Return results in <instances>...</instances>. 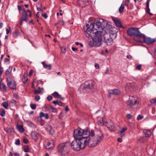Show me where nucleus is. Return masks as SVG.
Masks as SVG:
<instances>
[{
  "label": "nucleus",
  "mask_w": 156,
  "mask_h": 156,
  "mask_svg": "<svg viewBox=\"0 0 156 156\" xmlns=\"http://www.w3.org/2000/svg\"><path fill=\"white\" fill-rule=\"evenodd\" d=\"M15 144L16 145H20V140L19 139H17L15 142Z\"/></svg>",
  "instance_id": "obj_38"
},
{
  "label": "nucleus",
  "mask_w": 156,
  "mask_h": 156,
  "mask_svg": "<svg viewBox=\"0 0 156 156\" xmlns=\"http://www.w3.org/2000/svg\"><path fill=\"white\" fill-rule=\"evenodd\" d=\"M3 106L5 108H7L9 104L7 102H4L2 103Z\"/></svg>",
  "instance_id": "obj_30"
},
{
  "label": "nucleus",
  "mask_w": 156,
  "mask_h": 156,
  "mask_svg": "<svg viewBox=\"0 0 156 156\" xmlns=\"http://www.w3.org/2000/svg\"><path fill=\"white\" fill-rule=\"evenodd\" d=\"M151 102L152 103H156V98L152 99L150 100Z\"/></svg>",
  "instance_id": "obj_42"
},
{
  "label": "nucleus",
  "mask_w": 156,
  "mask_h": 156,
  "mask_svg": "<svg viewBox=\"0 0 156 156\" xmlns=\"http://www.w3.org/2000/svg\"><path fill=\"white\" fill-rule=\"evenodd\" d=\"M133 38V40L137 42H141L140 38L143 37H139L138 36H134Z\"/></svg>",
  "instance_id": "obj_24"
},
{
  "label": "nucleus",
  "mask_w": 156,
  "mask_h": 156,
  "mask_svg": "<svg viewBox=\"0 0 156 156\" xmlns=\"http://www.w3.org/2000/svg\"><path fill=\"white\" fill-rule=\"evenodd\" d=\"M10 102L11 103L16 104V101L12 99L10 101Z\"/></svg>",
  "instance_id": "obj_59"
},
{
  "label": "nucleus",
  "mask_w": 156,
  "mask_h": 156,
  "mask_svg": "<svg viewBox=\"0 0 156 156\" xmlns=\"http://www.w3.org/2000/svg\"><path fill=\"white\" fill-rule=\"evenodd\" d=\"M126 104L130 108H132L136 104H138L139 102H137L136 100L133 96H130L129 100L127 101Z\"/></svg>",
  "instance_id": "obj_9"
},
{
  "label": "nucleus",
  "mask_w": 156,
  "mask_h": 156,
  "mask_svg": "<svg viewBox=\"0 0 156 156\" xmlns=\"http://www.w3.org/2000/svg\"><path fill=\"white\" fill-rule=\"evenodd\" d=\"M4 130L7 133L9 134L11 133L13 131V128H5Z\"/></svg>",
  "instance_id": "obj_20"
},
{
  "label": "nucleus",
  "mask_w": 156,
  "mask_h": 156,
  "mask_svg": "<svg viewBox=\"0 0 156 156\" xmlns=\"http://www.w3.org/2000/svg\"><path fill=\"white\" fill-rule=\"evenodd\" d=\"M75 44L76 45H80L81 47H83V45L81 43H79L78 42H76Z\"/></svg>",
  "instance_id": "obj_49"
},
{
  "label": "nucleus",
  "mask_w": 156,
  "mask_h": 156,
  "mask_svg": "<svg viewBox=\"0 0 156 156\" xmlns=\"http://www.w3.org/2000/svg\"><path fill=\"white\" fill-rule=\"evenodd\" d=\"M69 146V144L66 142L59 144L58 148V151L60 153H62L68 151V147Z\"/></svg>",
  "instance_id": "obj_8"
},
{
  "label": "nucleus",
  "mask_w": 156,
  "mask_h": 156,
  "mask_svg": "<svg viewBox=\"0 0 156 156\" xmlns=\"http://www.w3.org/2000/svg\"><path fill=\"white\" fill-rule=\"evenodd\" d=\"M12 69V68H10V67H9V69H7L5 72V73L6 75H8L11 72Z\"/></svg>",
  "instance_id": "obj_29"
},
{
  "label": "nucleus",
  "mask_w": 156,
  "mask_h": 156,
  "mask_svg": "<svg viewBox=\"0 0 156 156\" xmlns=\"http://www.w3.org/2000/svg\"><path fill=\"white\" fill-rule=\"evenodd\" d=\"M60 25H64V22L63 21H61L58 23Z\"/></svg>",
  "instance_id": "obj_55"
},
{
  "label": "nucleus",
  "mask_w": 156,
  "mask_h": 156,
  "mask_svg": "<svg viewBox=\"0 0 156 156\" xmlns=\"http://www.w3.org/2000/svg\"><path fill=\"white\" fill-rule=\"evenodd\" d=\"M124 7V5L122 4L119 9V11L120 13H122L123 12Z\"/></svg>",
  "instance_id": "obj_27"
},
{
  "label": "nucleus",
  "mask_w": 156,
  "mask_h": 156,
  "mask_svg": "<svg viewBox=\"0 0 156 156\" xmlns=\"http://www.w3.org/2000/svg\"><path fill=\"white\" fill-rule=\"evenodd\" d=\"M42 16L44 17L45 19H47L48 17V16L45 13H44L42 14Z\"/></svg>",
  "instance_id": "obj_50"
},
{
  "label": "nucleus",
  "mask_w": 156,
  "mask_h": 156,
  "mask_svg": "<svg viewBox=\"0 0 156 156\" xmlns=\"http://www.w3.org/2000/svg\"><path fill=\"white\" fill-rule=\"evenodd\" d=\"M39 136V134H38L37 133H34V138L35 140L37 141L38 140Z\"/></svg>",
  "instance_id": "obj_28"
},
{
  "label": "nucleus",
  "mask_w": 156,
  "mask_h": 156,
  "mask_svg": "<svg viewBox=\"0 0 156 156\" xmlns=\"http://www.w3.org/2000/svg\"><path fill=\"white\" fill-rule=\"evenodd\" d=\"M143 132L147 137H150L151 134V132L149 129H144V130Z\"/></svg>",
  "instance_id": "obj_18"
},
{
  "label": "nucleus",
  "mask_w": 156,
  "mask_h": 156,
  "mask_svg": "<svg viewBox=\"0 0 156 156\" xmlns=\"http://www.w3.org/2000/svg\"><path fill=\"white\" fill-rule=\"evenodd\" d=\"M83 88H91L94 87V83L91 80L86 82L84 84Z\"/></svg>",
  "instance_id": "obj_13"
},
{
  "label": "nucleus",
  "mask_w": 156,
  "mask_h": 156,
  "mask_svg": "<svg viewBox=\"0 0 156 156\" xmlns=\"http://www.w3.org/2000/svg\"><path fill=\"white\" fill-rule=\"evenodd\" d=\"M132 116L130 114H127L126 117L128 119H130L132 118Z\"/></svg>",
  "instance_id": "obj_40"
},
{
  "label": "nucleus",
  "mask_w": 156,
  "mask_h": 156,
  "mask_svg": "<svg viewBox=\"0 0 156 156\" xmlns=\"http://www.w3.org/2000/svg\"><path fill=\"white\" fill-rule=\"evenodd\" d=\"M113 20L117 27H119L124 28V27L122 25L121 22L115 19H113Z\"/></svg>",
  "instance_id": "obj_16"
},
{
  "label": "nucleus",
  "mask_w": 156,
  "mask_h": 156,
  "mask_svg": "<svg viewBox=\"0 0 156 156\" xmlns=\"http://www.w3.org/2000/svg\"><path fill=\"white\" fill-rule=\"evenodd\" d=\"M108 93L109 94L118 95L120 93V91L117 89H115L109 90L108 91Z\"/></svg>",
  "instance_id": "obj_14"
},
{
  "label": "nucleus",
  "mask_w": 156,
  "mask_h": 156,
  "mask_svg": "<svg viewBox=\"0 0 156 156\" xmlns=\"http://www.w3.org/2000/svg\"><path fill=\"white\" fill-rule=\"evenodd\" d=\"M138 29V28H130L127 30L126 32L129 36H136L141 37L143 35V34L140 33Z\"/></svg>",
  "instance_id": "obj_7"
},
{
  "label": "nucleus",
  "mask_w": 156,
  "mask_h": 156,
  "mask_svg": "<svg viewBox=\"0 0 156 156\" xmlns=\"http://www.w3.org/2000/svg\"><path fill=\"white\" fill-rule=\"evenodd\" d=\"M52 95L55 98H58L60 97V95L57 92H55L52 94Z\"/></svg>",
  "instance_id": "obj_26"
},
{
  "label": "nucleus",
  "mask_w": 156,
  "mask_h": 156,
  "mask_svg": "<svg viewBox=\"0 0 156 156\" xmlns=\"http://www.w3.org/2000/svg\"><path fill=\"white\" fill-rule=\"evenodd\" d=\"M39 12H37L36 14V18H37V19H38V18H39Z\"/></svg>",
  "instance_id": "obj_57"
},
{
  "label": "nucleus",
  "mask_w": 156,
  "mask_h": 156,
  "mask_svg": "<svg viewBox=\"0 0 156 156\" xmlns=\"http://www.w3.org/2000/svg\"><path fill=\"white\" fill-rule=\"evenodd\" d=\"M102 31L98 30L94 32V37L92 38V41L90 43V45L91 46L98 47L100 46L102 41Z\"/></svg>",
  "instance_id": "obj_3"
},
{
  "label": "nucleus",
  "mask_w": 156,
  "mask_h": 156,
  "mask_svg": "<svg viewBox=\"0 0 156 156\" xmlns=\"http://www.w3.org/2000/svg\"><path fill=\"white\" fill-rule=\"evenodd\" d=\"M16 128L20 132H23L24 131V129L23 128V125H17Z\"/></svg>",
  "instance_id": "obj_23"
},
{
  "label": "nucleus",
  "mask_w": 156,
  "mask_h": 156,
  "mask_svg": "<svg viewBox=\"0 0 156 156\" xmlns=\"http://www.w3.org/2000/svg\"><path fill=\"white\" fill-rule=\"evenodd\" d=\"M15 156H20V154L19 153L17 152H15L14 153Z\"/></svg>",
  "instance_id": "obj_64"
},
{
  "label": "nucleus",
  "mask_w": 156,
  "mask_h": 156,
  "mask_svg": "<svg viewBox=\"0 0 156 156\" xmlns=\"http://www.w3.org/2000/svg\"><path fill=\"white\" fill-rule=\"evenodd\" d=\"M34 71L33 70H31L29 73V76H32L33 73Z\"/></svg>",
  "instance_id": "obj_53"
},
{
  "label": "nucleus",
  "mask_w": 156,
  "mask_h": 156,
  "mask_svg": "<svg viewBox=\"0 0 156 156\" xmlns=\"http://www.w3.org/2000/svg\"><path fill=\"white\" fill-rule=\"evenodd\" d=\"M72 50L74 51H78V49L77 48H75L73 47H72Z\"/></svg>",
  "instance_id": "obj_60"
},
{
  "label": "nucleus",
  "mask_w": 156,
  "mask_h": 156,
  "mask_svg": "<svg viewBox=\"0 0 156 156\" xmlns=\"http://www.w3.org/2000/svg\"><path fill=\"white\" fill-rule=\"evenodd\" d=\"M45 114L42 112H41L40 113V117L41 118L43 117H44Z\"/></svg>",
  "instance_id": "obj_41"
},
{
  "label": "nucleus",
  "mask_w": 156,
  "mask_h": 156,
  "mask_svg": "<svg viewBox=\"0 0 156 156\" xmlns=\"http://www.w3.org/2000/svg\"><path fill=\"white\" fill-rule=\"evenodd\" d=\"M104 138V136L97 135L96 136L90 140L88 136L83 137L81 139H75L71 143L72 148L75 151H79L83 149L88 144L89 147H94L99 144Z\"/></svg>",
  "instance_id": "obj_1"
},
{
  "label": "nucleus",
  "mask_w": 156,
  "mask_h": 156,
  "mask_svg": "<svg viewBox=\"0 0 156 156\" xmlns=\"http://www.w3.org/2000/svg\"><path fill=\"white\" fill-rule=\"evenodd\" d=\"M109 30H108L107 31L103 34L104 38V42L108 46L111 45L113 43L112 38L114 37H115L116 35L115 34H113L111 32L108 34V32H109Z\"/></svg>",
  "instance_id": "obj_4"
},
{
  "label": "nucleus",
  "mask_w": 156,
  "mask_h": 156,
  "mask_svg": "<svg viewBox=\"0 0 156 156\" xmlns=\"http://www.w3.org/2000/svg\"><path fill=\"white\" fill-rule=\"evenodd\" d=\"M126 57L127 58L130 59H132V56L130 55H127L126 56Z\"/></svg>",
  "instance_id": "obj_58"
},
{
  "label": "nucleus",
  "mask_w": 156,
  "mask_h": 156,
  "mask_svg": "<svg viewBox=\"0 0 156 156\" xmlns=\"http://www.w3.org/2000/svg\"><path fill=\"white\" fill-rule=\"evenodd\" d=\"M89 133V130L88 128L83 129L80 128L77 129H75L74 130L73 136L75 139H81L79 137L83 135H87Z\"/></svg>",
  "instance_id": "obj_5"
},
{
  "label": "nucleus",
  "mask_w": 156,
  "mask_h": 156,
  "mask_svg": "<svg viewBox=\"0 0 156 156\" xmlns=\"http://www.w3.org/2000/svg\"><path fill=\"white\" fill-rule=\"evenodd\" d=\"M46 119H48V114H45L44 117Z\"/></svg>",
  "instance_id": "obj_61"
},
{
  "label": "nucleus",
  "mask_w": 156,
  "mask_h": 156,
  "mask_svg": "<svg viewBox=\"0 0 156 156\" xmlns=\"http://www.w3.org/2000/svg\"><path fill=\"white\" fill-rule=\"evenodd\" d=\"M13 97L14 98H15L16 99H18L19 98L18 96L16 94H13Z\"/></svg>",
  "instance_id": "obj_63"
},
{
  "label": "nucleus",
  "mask_w": 156,
  "mask_h": 156,
  "mask_svg": "<svg viewBox=\"0 0 156 156\" xmlns=\"http://www.w3.org/2000/svg\"><path fill=\"white\" fill-rule=\"evenodd\" d=\"M144 117V116L141 115H139L137 116V120H140L142 119Z\"/></svg>",
  "instance_id": "obj_36"
},
{
  "label": "nucleus",
  "mask_w": 156,
  "mask_h": 156,
  "mask_svg": "<svg viewBox=\"0 0 156 156\" xmlns=\"http://www.w3.org/2000/svg\"><path fill=\"white\" fill-rule=\"evenodd\" d=\"M127 128L126 127L123 128L120 131L118 132V133L119 134H120L124 132L126 130H127Z\"/></svg>",
  "instance_id": "obj_31"
},
{
  "label": "nucleus",
  "mask_w": 156,
  "mask_h": 156,
  "mask_svg": "<svg viewBox=\"0 0 156 156\" xmlns=\"http://www.w3.org/2000/svg\"><path fill=\"white\" fill-rule=\"evenodd\" d=\"M27 14L26 12L24 11L22 13L21 20H22V21H25L27 22Z\"/></svg>",
  "instance_id": "obj_17"
},
{
  "label": "nucleus",
  "mask_w": 156,
  "mask_h": 156,
  "mask_svg": "<svg viewBox=\"0 0 156 156\" xmlns=\"http://www.w3.org/2000/svg\"><path fill=\"white\" fill-rule=\"evenodd\" d=\"M40 98V97L39 96L37 95L35 96V99L36 101H38Z\"/></svg>",
  "instance_id": "obj_45"
},
{
  "label": "nucleus",
  "mask_w": 156,
  "mask_h": 156,
  "mask_svg": "<svg viewBox=\"0 0 156 156\" xmlns=\"http://www.w3.org/2000/svg\"><path fill=\"white\" fill-rule=\"evenodd\" d=\"M23 142L25 144H28L29 142V141L26 138H24L23 140Z\"/></svg>",
  "instance_id": "obj_51"
},
{
  "label": "nucleus",
  "mask_w": 156,
  "mask_h": 156,
  "mask_svg": "<svg viewBox=\"0 0 156 156\" xmlns=\"http://www.w3.org/2000/svg\"><path fill=\"white\" fill-rule=\"evenodd\" d=\"M95 66L96 68L98 69L99 68V65L98 64H96L95 65Z\"/></svg>",
  "instance_id": "obj_62"
},
{
  "label": "nucleus",
  "mask_w": 156,
  "mask_h": 156,
  "mask_svg": "<svg viewBox=\"0 0 156 156\" xmlns=\"http://www.w3.org/2000/svg\"><path fill=\"white\" fill-rule=\"evenodd\" d=\"M129 2V0H125V5L126 6H128Z\"/></svg>",
  "instance_id": "obj_43"
},
{
  "label": "nucleus",
  "mask_w": 156,
  "mask_h": 156,
  "mask_svg": "<svg viewBox=\"0 0 156 156\" xmlns=\"http://www.w3.org/2000/svg\"><path fill=\"white\" fill-rule=\"evenodd\" d=\"M105 125L111 130H114L115 129V124L109 119L107 120L105 122Z\"/></svg>",
  "instance_id": "obj_11"
},
{
  "label": "nucleus",
  "mask_w": 156,
  "mask_h": 156,
  "mask_svg": "<svg viewBox=\"0 0 156 156\" xmlns=\"http://www.w3.org/2000/svg\"><path fill=\"white\" fill-rule=\"evenodd\" d=\"M22 80L24 83H26L27 81L28 78L27 77L23 76L22 77Z\"/></svg>",
  "instance_id": "obj_33"
},
{
  "label": "nucleus",
  "mask_w": 156,
  "mask_h": 156,
  "mask_svg": "<svg viewBox=\"0 0 156 156\" xmlns=\"http://www.w3.org/2000/svg\"><path fill=\"white\" fill-rule=\"evenodd\" d=\"M47 99L48 101H50L52 99V96H49L47 97Z\"/></svg>",
  "instance_id": "obj_54"
},
{
  "label": "nucleus",
  "mask_w": 156,
  "mask_h": 156,
  "mask_svg": "<svg viewBox=\"0 0 156 156\" xmlns=\"http://www.w3.org/2000/svg\"><path fill=\"white\" fill-rule=\"evenodd\" d=\"M87 29L85 31V34L87 37L88 38L90 37L91 34H93L92 33L94 30L97 31L98 29L96 28L95 26L94 23H90V24H86Z\"/></svg>",
  "instance_id": "obj_6"
},
{
  "label": "nucleus",
  "mask_w": 156,
  "mask_h": 156,
  "mask_svg": "<svg viewBox=\"0 0 156 156\" xmlns=\"http://www.w3.org/2000/svg\"><path fill=\"white\" fill-rule=\"evenodd\" d=\"M94 24L96 28L98 29L96 31L101 30L102 31V34L109 30L108 29L111 27L109 25H108V22L102 19L96 20L95 23H94Z\"/></svg>",
  "instance_id": "obj_2"
},
{
  "label": "nucleus",
  "mask_w": 156,
  "mask_h": 156,
  "mask_svg": "<svg viewBox=\"0 0 156 156\" xmlns=\"http://www.w3.org/2000/svg\"><path fill=\"white\" fill-rule=\"evenodd\" d=\"M39 90H35L34 91V93L35 94H38L39 93H41V94H43V92H42V90H43V88H39Z\"/></svg>",
  "instance_id": "obj_25"
},
{
  "label": "nucleus",
  "mask_w": 156,
  "mask_h": 156,
  "mask_svg": "<svg viewBox=\"0 0 156 156\" xmlns=\"http://www.w3.org/2000/svg\"><path fill=\"white\" fill-rule=\"evenodd\" d=\"M3 71V69L2 66H0V76H1Z\"/></svg>",
  "instance_id": "obj_47"
},
{
  "label": "nucleus",
  "mask_w": 156,
  "mask_h": 156,
  "mask_svg": "<svg viewBox=\"0 0 156 156\" xmlns=\"http://www.w3.org/2000/svg\"><path fill=\"white\" fill-rule=\"evenodd\" d=\"M5 112L4 111H2L0 113V115L2 117H4L5 116Z\"/></svg>",
  "instance_id": "obj_48"
},
{
  "label": "nucleus",
  "mask_w": 156,
  "mask_h": 156,
  "mask_svg": "<svg viewBox=\"0 0 156 156\" xmlns=\"http://www.w3.org/2000/svg\"><path fill=\"white\" fill-rule=\"evenodd\" d=\"M31 108L33 109H35L36 108V105L35 104H33L30 105Z\"/></svg>",
  "instance_id": "obj_37"
},
{
  "label": "nucleus",
  "mask_w": 156,
  "mask_h": 156,
  "mask_svg": "<svg viewBox=\"0 0 156 156\" xmlns=\"http://www.w3.org/2000/svg\"><path fill=\"white\" fill-rule=\"evenodd\" d=\"M141 37H143L144 42L147 44L150 45L154 43L156 41V39L147 37L143 34V35L141 36Z\"/></svg>",
  "instance_id": "obj_10"
},
{
  "label": "nucleus",
  "mask_w": 156,
  "mask_h": 156,
  "mask_svg": "<svg viewBox=\"0 0 156 156\" xmlns=\"http://www.w3.org/2000/svg\"><path fill=\"white\" fill-rule=\"evenodd\" d=\"M49 109L53 112H56L57 111V109L56 108H53L52 107H50Z\"/></svg>",
  "instance_id": "obj_34"
},
{
  "label": "nucleus",
  "mask_w": 156,
  "mask_h": 156,
  "mask_svg": "<svg viewBox=\"0 0 156 156\" xmlns=\"http://www.w3.org/2000/svg\"><path fill=\"white\" fill-rule=\"evenodd\" d=\"M141 65H139L136 66V69L138 70H140L141 69Z\"/></svg>",
  "instance_id": "obj_46"
},
{
  "label": "nucleus",
  "mask_w": 156,
  "mask_h": 156,
  "mask_svg": "<svg viewBox=\"0 0 156 156\" xmlns=\"http://www.w3.org/2000/svg\"><path fill=\"white\" fill-rule=\"evenodd\" d=\"M7 84L10 88L16 87V84L14 81L10 77H8L6 79Z\"/></svg>",
  "instance_id": "obj_12"
},
{
  "label": "nucleus",
  "mask_w": 156,
  "mask_h": 156,
  "mask_svg": "<svg viewBox=\"0 0 156 156\" xmlns=\"http://www.w3.org/2000/svg\"><path fill=\"white\" fill-rule=\"evenodd\" d=\"M10 30H11L10 28V27H9L8 28H7L6 29V30L7 34H8L9 33V31Z\"/></svg>",
  "instance_id": "obj_52"
},
{
  "label": "nucleus",
  "mask_w": 156,
  "mask_h": 156,
  "mask_svg": "<svg viewBox=\"0 0 156 156\" xmlns=\"http://www.w3.org/2000/svg\"><path fill=\"white\" fill-rule=\"evenodd\" d=\"M91 136H94V131L93 130H91L90 131V132L89 131V133L87 135H88Z\"/></svg>",
  "instance_id": "obj_32"
},
{
  "label": "nucleus",
  "mask_w": 156,
  "mask_h": 156,
  "mask_svg": "<svg viewBox=\"0 0 156 156\" xmlns=\"http://www.w3.org/2000/svg\"><path fill=\"white\" fill-rule=\"evenodd\" d=\"M29 147L28 146H26L24 147V151L25 152H27L29 151Z\"/></svg>",
  "instance_id": "obj_35"
},
{
  "label": "nucleus",
  "mask_w": 156,
  "mask_h": 156,
  "mask_svg": "<svg viewBox=\"0 0 156 156\" xmlns=\"http://www.w3.org/2000/svg\"><path fill=\"white\" fill-rule=\"evenodd\" d=\"M97 123L100 126H103L104 123L103 122V119L101 117L98 118V119Z\"/></svg>",
  "instance_id": "obj_22"
},
{
  "label": "nucleus",
  "mask_w": 156,
  "mask_h": 156,
  "mask_svg": "<svg viewBox=\"0 0 156 156\" xmlns=\"http://www.w3.org/2000/svg\"><path fill=\"white\" fill-rule=\"evenodd\" d=\"M146 12L148 13L150 15H152V14L150 12V9L149 8V2L148 1V0H147L146 2Z\"/></svg>",
  "instance_id": "obj_21"
},
{
  "label": "nucleus",
  "mask_w": 156,
  "mask_h": 156,
  "mask_svg": "<svg viewBox=\"0 0 156 156\" xmlns=\"http://www.w3.org/2000/svg\"><path fill=\"white\" fill-rule=\"evenodd\" d=\"M61 51L62 53H65L66 52V48L64 47H61Z\"/></svg>",
  "instance_id": "obj_39"
},
{
  "label": "nucleus",
  "mask_w": 156,
  "mask_h": 156,
  "mask_svg": "<svg viewBox=\"0 0 156 156\" xmlns=\"http://www.w3.org/2000/svg\"><path fill=\"white\" fill-rule=\"evenodd\" d=\"M42 64L44 68L48 69L49 70H51V64L47 65L45 63V62H42Z\"/></svg>",
  "instance_id": "obj_19"
},
{
  "label": "nucleus",
  "mask_w": 156,
  "mask_h": 156,
  "mask_svg": "<svg viewBox=\"0 0 156 156\" xmlns=\"http://www.w3.org/2000/svg\"><path fill=\"white\" fill-rule=\"evenodd\" d=\"M51 143L50 142H48L47 144V145L46 146V148L47 149H50L51 147H48L51 145Z\"/></svg>",
  "instance_id": "obj_44"
},
{
  "label": "nucleus",
  "mask_w": 156,
  "mask_h": 156,
  "mask_svg": "<svg viewBox=\"0 0 156 156\" xmlns=\"http://www.w3.org/2000/svg\"><path fill=\"white\" fill-rule=\"evenodd\" d=\"M58 101L57 100V101H53V103L55 105H58Z\"/></svg>",
  "instance_id": "obj_56"
},
{
  "label": "nucleus",
  "mask_w": 156,
  "mask_h": 156,
  "mask_svg": "<svg viewBox=\"0 0 156 156\" xmlns=\"http://www.w3.org/2000/svg\"><path fill=\"white\" fill-rule=\"evenodd\" d=\"M46 129L51 135L53 134L54 133V131L52 129V126L48 124L46 125Z\"/></svg>",
  "instance_id": "obj_15"
}]
</instances>
